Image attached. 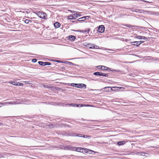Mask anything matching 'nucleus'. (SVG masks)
Masks as SVG:
<instances>
[{
  "mask_svg": "<svg viewBox=\"0 0 159 159\" xmlns=\"http://www.w3.org/2000/svg\"><path fill=\"white\" fill-rule=\"evenodd\" d=\"M37 15L40 18L45 19L47 17L46 13L41 12H38L37 13Z\"/></svg>",
  "mask_w": 159,
  "mask_h": 159,
  "instance_id": "obj_1",
  "label": "nucleus"
},
{
  "mask_svg": "<svg viewBox=\"0 0 159 159\" xmlns=\"http://www.w3.org/2000/svg\"><path fill=\"white\" fill-rule=\"evenodd\" d=\"M74 85H75V86L77 87L82 88H86V85L85 84H71V85L73 86H74Z\"/></svg>",
  "mask_w": 159,
  "mask_h": 159,
  "instance_id": "obj_2",
  "label": "nucleus"
},
{
  "mask_svg": "<svg viewBox=\"0 0 159 159\" xmlns=\"http://www.w3.org/2000/svg\"><path fill=\"white\" fill-rule=\"evenodd\" d=\"M97 67L99 69H100L102 70H107L110 69V68L107 67L103 66H98Z\"/></svg>",
  "mask_w": 159,
  "mask_h": 159,
  "instance_id": "obj_3",
  "label": "nucleus"
},
{
  "mask_svg": "<svg viewBox=\"0 0 159 159\" xmlns=\"http://www.w3.org/2000/svg\"><path fill=\"white\" fill-rule=\"evenodd\" d=\"M105 28L103 25H101L98 28V31L99 33H102L104 31Z\"/></svg>",
  "mask_w": 159,
  "mask_h": 159,
  "instance_id": "obj_4",
  "label": "nucleus"
},
{
  "mask_svg": "<svg viewBox=\"0 0 159 159\" xmlns=\"http://www.w3.org/2000/svg\"><path fill=\"white\" fill-rule=\"evenodd\" d=\"M5 103L6 104H11V105H15V104H18L19 103H18L16 101L7 102H5Z\"/></svg>",
  "mask_w": 159,
  "mask_h": 159,
  "instance_id": "obj_5",
  "label": "nucleus"
},
{
  "mask_svg": "<svg viewBox=\"0 0 159 159\" xmlns=\"http://www.w3.org/2000/svg\"><path fill=\"white\" fill-rule=\"evenodd\" d=\"M75 148L76 151L79 152H82L83 150L84 149V148H79V147H78L77 148Z\"/></svg>",
  "mask_w": 159,
  "mask_h": 159,
  "instance_id": "obj_6",
  "label": "nucleus"
},
{
  "mask_svg": "<svg viewBox=\"0 0 159 159\" xmlns=\"http://www.w3.org/2000/svg\"><path fill=\"white\" fill-rule=\"evenodd\" d=\"M132 43H134L133 44L134 45H136L137 46H139L141 44V42L139 41L133 42Z\"/></svg>",
  "mask_w": 159,
  "mask_h": 159,
  "instance_id": "obj_7",
  "label": "nucleus"
},
{
  "mask_svg": "<svg viewBox=\"0 0 159 159\" xmlns=\"http://www.w3.org/2000/svg\"><path fill=\"white\" fill-rule=\"evenodd\" d=\"M136 38H137L139 39H146V38L145 37L141 36H138L135 37Z\"/></svg>",
  "mask_w": 159,
  "mask_h": 159,
  "instance_id": "obj_8",
  "label": "nucleus"
},
{
  "mask_svg": "<svg viewBox=\"0 0 159 159\" xmlns=\"http://www.w3.org/2000/svg\"><path fill=\"white\" fill-rule=\"evenodd\" d=\"M69 38L70 40L74 41L75 39V37L73 35H70Z\"/></svg>",
  "mask_w": 159,
  "mask_h": 159,
  "instance_id": "obj_9",
  "label": "nucleus"
},
{
  "mask_svg": "<svg viewBox=\"0 0 159 159\" xmlns=\"http://www.w3.org/2000/svg\"><path fill=\"white\" fill-rule=\"evenodd\" d=\"M88 17V16H84L81 18H80L78 19V20L79 21H84L85 20L86 17Z\"/></svg>",
  "mask_w": 159,
  "mask_h": 159,
  "instance_id": "obj_10",
  "label": "nucleus"
},
{
  "mask_svg": "<svg viewBox=\"0 0 159 159\" xmlns=\"http://www.w3.org/2000/svg\"><path fill=\"white\" fill-rule=\"evenodd\" d=\"M125 143V142L124 141H118L117 142V144L119 145H123Z\"/></svg>",
  "mask_w": 159,
  "mask_h": 159,
  "instance_id": "obj_11",
  "label": "nucleus"
},
{
  "mask_svg": "<svg viewBox=\"0 0 159 159\" xmlns=\"http://www.w3.org/2000/svg\"><path fill=\"white\" fill-rule=\"evenodd\" d=\"M54 26L55 27L58 28L60 26V24L58 22H56L54 24Z\"/></svg>",
  "mask_w": 159,
  "mask_h": 159,
  "instance_id": "obj_12",
  "label": "nucleus"
},
{
  "mask_svg": "<svg viewBox=\"0 0 159 159\" xmlns=\"http://www.w3.org/2000/svg\"><path fill=\"white\" fill-rule=\"evenodd\" d=\"M92 47V48L93 49H99V47L97 45H95L94 44L91 45Z\"/></svg>",
  "mask_w": 159,
  "mask_h": 159,
  "instance_id": "obj_13",
  "label": "nucleus"
},
{
  "mask_svg": "<svg viewBox=\"0 0 159 159\" xmlns=\"http://www.w3.org/2000/svg\"><path fill=\"white\" fill-rule=\"evenodd\" d=\"M39 64L43 66H45V62H43L41 61H39L38 62Z\"/></svg>",
  "mask_w": 159,
  "mask_h": 159,
  "instance_id": "obj_14",
  "label": "nucleus"
},
{
  "mask_svg": "<svg viewBox=\"0 0 159 159\" xmlns=\"http://www.w3.org/2000/svg\"><path fill=\"white\" fill-rule=\"evenodd\" d=\"M67 19L69 20L74 19V18L73 15L68 16L67 17Z\"/></svg>",
  "mask_w": 159,
  "mask_h": 159,
  "instance_id": "obj_15",
  "label": "nucleus"
},
{
  "mask_svg": "<svg viewBox=\"0 0 159 159\" xmlns=\"http://www.w3.org/2000/svg\"><path fill=\"white\" fill-rule=\"evenodd\" d=\"M93 74L95 75L101 76V73L100 72H95L93 73Z\"/></svg>",
  "mask_w": 159,
  "mask_h": 159,
  "instance_id": "obj_16",
  "label": "nucleus"
},
{
  "mask_svg": "<svg viewBox=\"0 0 159 159\" xmlns=\"http://www.w3.org/2000/svg\"><path fill=\"white\" fill-rule=\"evenodd\" d=\"M17 82H15V81L10 82L9 83L12 84L17 86Z\"/></svg>",
  "mask_w": 159,
  "mask_h": 159,
  "instance_id": "obj_17",
  "label": "nucleus"
},
{
  "mask_svg": "<svg viewBox=\"0 0 159 159\" xmlns=\"http://www.w3.org/2000/svg\"><path fill=\"white\" fill-rule=\"evenodd\" d=\"M124 25L129 28H132L133 27V26L129 24H125Z\"/></svg>",
  "mask_w": 159,
  "mask_h": 159,
  "instance_id": "obj_18",
  "label": "nucleus"
},
{
  "mask_svg": "<svg viewBox=\"0 0 159 159\" xmlns=\"http://www.w3.org/2000/svg\"><path fill=\"white\" fill-rule=\"evenodd\" d=\"M101 76H102L104 77H107L108 76V75L107 74L103 73H101Z\"/></svg>",
  "mask_w": 159,
  "mask_h": 159,
  "instance_id": "obj_19",
  "label": "nucleus"
},
{
  "mask_svg": "<svg viewBox=\"0 0 159 159\" xmlns=\"http://www.w3.org/2000/svg\"><path fill=\"white\" fill-rule=\"evenodd\" d=\"M30 22H31V21L29 20L26 19L25 21V22L26 24H28Z\"/></svg>",
  "mask_w": 159,
  "mask_h": 159,
  "instance_id": "obj_20",
  "label": "nucleus"
},
{
  "mask_svg": "<svg viewBox=\"0 0 159 159\" xmlns=\"http://www.w3.org/2000/svg\"><path fill=\"white\" fill-rule=\"evenodd\" d=\"M73 16L74 17V20H75L77 17V16L76 15V13H75L74 14H73Z\"/></svg>",
  "mask_w": 159,
  "mask_h": 159,
  "instance_id": "obj_21",
  "label": "nucleus"
},
{
  "mask_svg": "<svg viewBox=\"0 0 159 159\" xmlns=\"http://www.w3.org/2000/svg\"><path fill=\"white\" fill-rule=\"evenodd\" d=\"M23 85V84L19 82H17V86H22Z\"/></svg>",
  "mask_w": 159,
  "mask_h": 159,
  "instance_id": "obj_22",
  "label": "nucleus"
},
{
  "mask_svg": "<svg viewBox=\"0 0 159 159\" xmlns=\"http://www.w3.org/2000/svg\"><path fill=\"white\" fill-rule=\"evenodd\" d=\"M43 86L44 87L46 88H50V85L47 84H44Z\"/></svg>",
  "mask_w": 159,
  "mask_h": 159,
  "instance_id": "obj_23",
  "label": "nucleus"
},
{
  "mask_svg": "<svg viewBox=\"0 0 159 159\" xmlns=\"http://www.w3.org/2000/svg\"><path fill=\"white\" fill-rule=\"evenodd\" d=\"M84 30L85 32H87L88 33H89L90 31V29H86L85 30Z\"/></svg>",
  "mask_w": 159,
  "mask_h": 159,
  "instance_id": "obj_24",
  "label": "nucleus"
},
{
  "mask_svg": "<svg viewBox=\"0 0 159 159\" xmlns=\"http://www.w3.org/2000/svg\"><path fill=\"white\" fill-rule=\"evenodd\" d=\"M70 12L72 13H77V11H71V10H70L69 11Z\"/></svg>",
  "mask_w": 159,
  "mask_h": 159,
  "instance_id": "obj_25",
  "label": "nucleus"
},
{
  "mask_svg": "<svg viewBox=\"0 0 159 159\" xmlns=\"http://www.w3.org/2000/svg\"><path fill=\"white\" fill-rule=\"evenodd\" d=\"M45 66L46 65H51V63L50 62H45Z\"/></svg>",
  "mask_w": 159,
  "mask_h": 159,
  "instance_id": "obj_26",
  "label": "nucleus"
},
{
  "mask_svg": "<svg viewBox=\"0 0 159 159\" xmlns=\"http://www.w3.org/2000/svg\"><path fill=\"white\" fill-rule=\"evenodd\" d=\"M78 31L80 32L81 33H85V30H78Z\"/></svg>",
  "mask_w": 159,
  "mask_h": 159,
  "instance_id": "obj_27",
  "label": "nucleus"
},
{
  "mask_svg": "<svg viewBox=\"0 0 159 159\" xmlns=\"http://www.w3.org/2000/svg\"><path fill=\"white\" fill-rule=\"evenodd\" d=\"M37 61V60L36 59H33L32 60V61L33 62H35Z\"/></svg>",
  "mask_w": 159,
  "mask_h": 159,
  "instance_id": "obj_28",
  "label": "nucleus"
},
{
  "mask_svg": "<svg viewBox=\"0 0 159 159\" xmlns=\"http://www.w3.org/2000/svg\"><path fill=\"white\" fill-rule=\"evenodd\" d=\"M81 137H83L84 138H85L86 137V135H84V134H81V136H80Z\"/></svg>",
  "mask_w": 159,
  "mask_h": 159,
  "instance_id": "obj_29",
  "label": "nucleus"
},
{
  "mask_svg": "<svg viewBox=\"0 0 159 159\" xmlns=\"http://www.w3.org/2000/svg\"><path fill=\"white\" fill-rule=\"evenodd\" d=\"M81 135V134H76V136H77L80 137V136H80V135Z\"/></svg>",
  "mask_w": 159,
  "mask_h": 159,
  "instance_id": "obj_30",
  "label": "nucleus"
},
{
  "mask_svg": "<svg viewBox=\"0 0 159 159\" xmlns=\"http://www.w3.org/2000/svg\"><path fill=\"white\" fill-rule=\"evenodd\" d=\"M54 61L59 63H60L61 62V61H60L58 60H55Z\"/></svg>",
  "mask_w": 159,
  "mask_h": 159,
  "instance_id": "obj_31",
  "label": "nucleus"
},
{
  "mask_svg": "<svg viewBox=\"0 0 159 159\" xmlns=\"http://www.w3.org/2000/svg\"><path fill=\"white\" fill-rule=\"evenodd\" d=\"M140 11L141 10H138L137 11H135L136 12H142L141 11Z\"/></svg>",
  "mask_w": 159,
  "mask_h": 159,
  "instance_id": "obj_32",
  "label": "nucleus"
},
{
  "mask_svg": "<svg viewBox=\"0 0 159 159\" xmlns=\"http://www.w3.org/2000/svg\"><path fill=\"white\" fill-rule=\"evenodd\" d=\"M90 136L86 135V137H85L86 138L89 139V138H90Z\"/></svg>",
  "mask_w": 159,
  "mask_h": 159,
  "instance_id": "obj_33",
  "label": "nucleus"
},
{
  "mask_svg": "<svg viewBox=\"0 0 159 159\" xmlns=\"http://www.w3.org/2000/svg\"><path fill=\"white\" fill-rule=\"evenodd\" d=\"M109 88H110V87H106L104 88L103 89H108Z\"/></svg>",
  "mask_w": 159,
  "mask_h": 159,
  "instance_id": "obj_34",
  "label": "nucleus"
},
{
  "mask_svg": "<svg viewBox=\"0 0 159 159\" xmlns=\"http://www.w3.org/2000/svg\"><path fill=\"white\" fill-rule=\"evenodd\" d=\"M76 15L77 16V17H78V16H81V15L80 14H77L76 13Z\"/></svg>",
  "mask_w": 159,
  "mask_h": 159,
  "instance_id": "obj_35",
  "label": "nucleus"
},
{
  "mask_svg": "<svg viewBox=\"0 0 159 159\" xmlns=\"http://www.w3.org/2000/svg\"><path fill=\"white\" fill-rule=\"evenodd\" d=\"M143 1L144 2H149L148 1H147L145 0H143Z\"/></svg>",
  "mask_w": 159,
  "mask_h": 159,
  "instance_id": "obj_36",
  "label": "nucleus"
},
{
  "mask_svg": "<svg viewBox=\"0 0 159 159\" xmlns=\"http://www.w3.org/2000/svg\"><path fill=\"white\" fill-rule=\"evenodd\" d=\"M67 63H68L70 65L71 64H72V63L70 62H67Z\"/></svg>",
  "mask_w": 159,
  "mask_h": 159,
  "instance_id": "obj_37",
  "label": "nucleus"
},
{
  "mask_svg": "<svg viewBox=\"0 0 159 159\" xmlns=\"http://www.w3.org/2000/svg\"><path fill=\"white\" fill-rule=\"evenodd\" d=\"M89 48H90V49H93L92 48V47L91 46L89 47Z\"/></svg>",
  "mask_w": 159,
  "mask_h": 159,
  "instance_id": "obj_38",
  "label": "nucleus"
},
{
  "mask_svg": "<svg viewBox=\"0 0 159 159\" xmlns=\"http://www.w3.org/2000/svg\"><path fill=\"white\" fill-rule=\"evenodd\" d=\"M139 42H141V43H143L144 42L143 41H140Z\"/></svg>",
  "mask_w": 159,
  "mask_h": 159,
  "instance_id": "obj_39",
  "label": "nucleus"
},
{
  "mask_svg": "<svg viewBox=\"0 0 159 159\" xmlns=\"http://www.w3.org/2000/svg\"><path fill=\"white\" fill-rule=\"evenodd\" d=\"M24 82L25 83H28V82H27V81H25Z\"/></svg>",
  "mask_w": 159,
  "mask_h": 159,
  "instance_id": "obj_40",
  "label": "nucleus"
},
{
  "mask_svg": "<svg viewBox=\"0 0 159 159\" xmlns=\"http://www.w3.org/2000/svg\"><path fill=\"white\" fill-rule=\"evenodd\" d=\"M71 105L72 106H74V104H71Z\"/></svg>",
  "mask_w": 159,
  "mask_h": 159,
  "instance_id": "obj_41",
  "label": "nucleus"
},
{
  "mask_svg": "<svg viewBox=\"0 0 159 159\" xmlns=\"http://www.w3.org/2000/svg\"><path fill=\"white\" fill-rule=\"evenodd\" d=\"M111 90H113L111 88Z\"/></svg>",
  "mask_w": 159,
  "mask_h": 159,
  "instance_id": "obj_42",
  "label": "nucleus"
},
{
  "mask_svg": "<svg viewBox=\"0 0 159 159\" xmlns=\"http://www.w3.org/2000/svg\"><path fill=\"white\" fill-rule=\"evenodd\" d=\"M107 91H109L108 90H107Z\"/></svg>",
  "mask_w": 159,
  "mask_h": 159,
  "instance_id": "obj_43",
  "label": "nucleus"
}]
</instances>
